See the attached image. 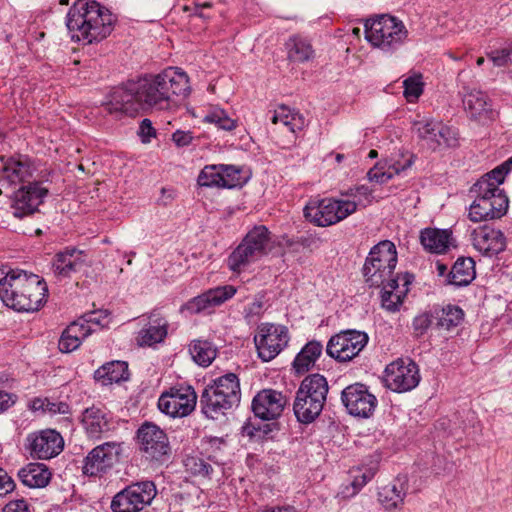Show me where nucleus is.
Returning a JSON list of instances; mask_svg holds the SVG:
<instances>
[{
	"instance_id": "864d4df0",
	"label": "nucleus",
	"mask_w": 512,
	"mask_h": 512,
	"mask_svg": "<svg viewBox=\"0 0 512 512\" xmlns=\"http://www.w3.org/2000/svg\"><path fill=\"white\" fill-rule=\"evenodd\" d=\"M375 475L374 469H366L365 471L356 470L353 471V480L351 486L353 487V494L360 491Z\"/></svg>"
},
{
	"instance_id": "8fccbe9b",
	"label": "nucleus",
	"mask_w": 512,
	"mask_h": 512,
	"mask_svg": "<svg viewBox=\"0 0 512 512\" xmlns=\"http://www.w3.org/2000/svg\"><path fill=\"white\" fill-rule=\"evenodd\" d=\"M415 156L409 152L400 153L399 155L385 161V166L393 173L398 175L409 169L414 164Z\"/></svg>"
},
{
	"instance_id": "1a4fd4ad",
	"label": "nucleus",
	"mask_w": 512,
	"mask_h": 512,
	"mask_svg": "<svg viewBox=\"0 0 512 512\" xmlns=\"http://www.w3.org/2000/svg\"><path fill=\"white\" fill-rule=\"evenodd\" d=\"M353 213L354 204L333 197L312 199L304 208L306 219L319 227L337 224Z\"/></svg>"
},
{
	"instance_id": "ddd939ff",
	"label": "nucleus",
	"mask_w": 512,
	"mask_h": 512,
	"mask_svg": "<svg viewBox=\"0 0 512 512\" xmlns=\"http://www.w3.org/2000/svg\"><path fill=\"white\" fill-rule=\"evenodd\" d=\"M196 403L197 394L194 388L190 385L178 384L161 393L158 408L172 418H182L194 411Z\"/></svg>"
},
{
	"instance_id": "49530a36",
	"label": "nucleus",
	"mask_w": 512,
	"mask_h": 512,
	"mask_svg": "<svg viewBox=\"0 0 512 512\" xmlns=\"http://www.w3.org/2000/svg\"><path fill=\"white\" fill-rule=\"evenodd\" d=\"M184 465L186 470L193 476L211 478L213 474V467L211 464L199 456H188Z\"/></svg>"
},
{
	"instance_id": "f257e3e1",
	"label": "nucleus",
	"mask_w": 512,
	"mask_h": 512,
	"mask_svg": "<svg viewBox=\"0 0 512 512\" xmlns=\"http://www.w3.org/2000/svg\"><path fill=\"white\" fill-rule=\"evenodd\" d=\"M191 92L188 75L178 67L160 73H143L122 81L105 96L109 113L137 117L154 111H170Z\"/></svg>"
},
{
	"instance_id": "bb28decb",
	"label": "nucleus",
	"mask_w": 512,
	"mask_h": 512,
	"mask_svg": "<svg viewBox=\"0 0 512 512\" xmlns=\"http://www.w3.org/2000/svg\"><path fill=\"white\" fill-rule=\"evenodd\" d=\"M286 403L287 399L282 392L264 389L254 396L252 411L262 420H273L282 414Z\"/></svg>"
},
{
	"instance_id": "7c9ffc66",
	"label": "nucleus",
	"mask_w": 512,
	"mask_h": 512,
	"mask_svg": "<svg viewBox=\"0 0 512 512\" xmlns=\"http://www.w3.org/2000/svg\"><path fill=\"white\" fill-rule=\"evenodd\" d=\"M452 241V232L449 229L424 228L420 231V243L430 253H445Z\"/></svg>"
},
{
	"instance_id": "aec40b11",
	"label": "nucleus",
	"mask_w": 512,
	"mask_h": 512,
	"mask_svg": "<svg viewBox=\"0 0 512 512\" xmlns=\"http://www.w3.org/2000/svg\"><path fill=\"white\" fill-rule=\"evenodd\" d=\"M47 194L48 189L43 187L40 182H33L21 187L14 193L12 199L11 210L13 216L21 219L35 213Z\"/></svg>"
},
{
	"instance_id": "c85d7f7f",
	"label": "nucleus",
	"mask_w": 512,
	"mask_h": 512,
	"mask_svg": "<svg viewBox=\"0 0 512 512\" xmlns=\"http://www.w3.org/2000/svg\"><path fill=\"white\" fill-rule=\"evenodd\" d=\"M141 321L145 323L136 338L140 346L152 347L164 341L169 324L160 311L153 310L147 317L143 315Z\"/></svg>"
},
{
	"instance_id": "f704fd0d",
	"label": "nucleus",
	"mask_w": 512,
	"mask_h": 512,
	"mask_svg": "<svg viewBox=\"0 0 512 512\" xmlns=\"http://www.w3.org/2000/svg\"><path fill=\"white\" fill-rule=\"evenodd\" d=\"M323 346L319 341L312 340L304 345L293 361V368L298 374H303L312 368L321 356Z\"/></svg>"
},
{
	"instance_id": "338daca9",
	"label": "nucleus",
	"mask_w": 512,
	"mask_h": 512,
	"mask_svg": "<svg viewBox=\"0 0 512 512\" xmlns=\"http://www.w3.org/2000/svg\"><path fill=\"white\" fill-rule=\"evenodd\" d=\"M2 512H30V510L28 503L24 499H18L7 503Z\"/></svg>"
},
{
	"instance_id": "052dcab7",
	"label": "nucleus",
	"mask_w": 512,
	"mask_h": 512,
	"mask_svg": "<svg viewBox=\"0 0 512 512\" xmlns=\"http://www.w3.org/2000/svg\"><path fill=\"white\" fill-rule=\"evenodd\" d=\"M194 139L193 133L191 131L184 130H176L171 137L172 142L178 148H183L189 146Z\"/></svg>"
},
{
	"instance_id": "c756f323",
	"label": "nucleus",
	"mask_w": 512,
	"mask_h": 512,
	"mask_svg": "<svg viewBox=\"0 0 512 512\" xmlns=\"http://www.w3.org/2000/svg\"><path fill=\"white\" fill-rule=\"evenodd\" d=\"M408 488L407 476L399 475L390 484L380 488L378 500L385 510H396L403 505Z\"/></svg>"
},
{
	"instance_id": "4c0bfd02",
	"label": "nucleus",
	"mask_w": 512,
	"mask_h": 512,
	"mask_svg": "<svg viewBox=\"0 0 512 512\" xmlns=\"http://www.w3.org/2000/svg\"><path fill=\"white\" fill-rule=\"evenodd\" d=\"M434 317L437 328L449 331L462 323L464 312L456 305H447L446 307L435 308Z\"/></svg>"
},
{
	"instance_id": "20e7f679",
	"label": "nucleus",
	"mask_w": 512,
	"mask_h": 512,
	"mask_svg": "<svg viewBox=\"0 0 512 512\" xmlns=\"http://www.w3.org/2000/svg\"><path fill=\"white\" fill-rule=\"evenodd\" d=\"M240 399L239 379L236 374L227 373L214 379L205 387L200 397V405L203 414L214 420L237 406Z\"/></svg>"
},
{
	"instance_id": "412c9836",
	"label": "nucleus",
	"mask_w": 512,
	"mask_h": 512,
	"mask_svg": "<svg viewBox=\"0 0 512 512\" xmlns=\"http://www.w3.org/2000/svg\"><path fill=\"white\" fill-rule=\"evenodd\" d=\"M93 255L86 250L78 248H66L56 254L52 267L56 276L70 277L73 273H85L92 263Z\"/></svg>"
},
{
	"instance_id": "7ed1b4c3",
	"label": "nucleus",
	"mask_w": 512,
	"mask_h": 512,
	"mask_svg": "<svg viewBox=\"0 0 512 512\" xmlns=\"http://www.w3.org/2000/svg\"><path fill=\"white\" fill-rule=\"evenodd\" d=\"M364 28L367 42L386 55L395 54L408 41L409 32L403 21L389 14L366 20Z\"/></svg>"
},
{
	"instance_id": "0e129e2a",
	"label": "nucleus",
	"mask_w": 512,
	"mask_h": 512,
	"mask_svg": "<svg viewBox=\"0 0 512 512\" xmlns=\"http://www.w3.org/2000/svg\"><path fill=\"white\" fill-rule=\"evenodd\" d=\"M17 400L16 394L0 390V414L13 407Z\"/></svg>"
},
{
	"instance_id": "393cba45",
	"label": "nucleus",
	"mask_w": 512,
	"mask_h": 512,
	"mask_svg": "<svg viewBox=\"0 0 512 512\" xmlns=\"http://www.w3.org/2000/svg\"><path fill=\"white\" fill-rule=\"evenodd\" d=\"M93 314V312L85 314L65 328L58 342L62 353L73 352L86 337L93 333L96 324Z\"/></svg>"
},
{
	"instance_id": "f03ea898",
	"label": "nucleus",
	"mask_w": 512,
	"mask_h": 512,
	"mask_svg": "<svg viewBox=\"0 0 512 512\" xmlns=\"http://www.w3.org/2000/svg\"><path fill=\"white\" fill-rule=\"evenodd\" d=\"M48 287L37 274L22 269L0 268V298L18 312L38 311L46 302Z\"/></svg>"
},
{
	"instance_id": "0eeeda50",
	"label": "nucleus",
	"mask_w": 512,
	"mask_h": 512,
	"mask_svg": "<svg viewBox=\"0 0 512 512\" xmlns=\"http://www.w3.org/2000/svg\"><path fill=\"white\" fill-rule=\"evenodd\" d=\"M270 242L271 233L268 228L264 225L254 226L229 255V269L238 273L243 271L268 253Z\"/></svg>"
},
{
	"instance_id": "58836bf2",
	"label": "nucleus",
	"mask_w": 512,
	"mask_h": 512,
	"mask_svg": "<svg viewBox=\"0 0 512 512\" xmlns=\"http://www.w3.org/2000/svg\"><path fill=\"white\" fill-rule=\"evenodd\" d=\"M203 122L227 132L233 131L238 126V121L230 117L228 112L219 106H212L208 109L203 117Z\"/></svg>"
},
{
	"instance_id": "a18cd8bd",
	"label": "nucleus",
	"mask_w": 512,
	"mask_h": 512,
	"mask_svg": "<svg viewBox=\"0 0 512 512\" xmlns=\"http://www.w3.org/2000/svg\"><path fill=\"white\" fill-rule=\"evenodd\" d=\"M218 169L221 173L222 188L232 189L241 187L244 183L241 177V169L234 165L219 164Z\"/></svg>"
},
{
	"instance_id": "69168bd1",
	"label": "nucleus",
	"mask_w": 512,
	"mask_h": 512,
	"mask_svg": "<svg viewBox=\"0 0 512 512\" xmlns=\"http://www.w3.org/2000/svg\"><path fill=\"white\" fill-rule=\"evenodd\" d=\"M46 413H49L51 415L68 414L70 413V407L66 402L51 401L50 399H48Z\"/></svg>"
},
{
	"instance_id": "2f4dec72",
	"label": "nucleus",
	"mask_w": 512,
	"mask_h": 512,
	"mask_svg": "<svg viewBox=\"0 0 512 512\" xmlns=\"http://www.w3.org/2000/svg\"><path fill=\"white\" fill-rule=\"evenodd\" d=\"M51 472L43 463L31 462L18 471V478L29 488H44L51 480Z\"/></svg>"
},
{
	"instance_id": "a19ab883",
	"label": "nucleus",
	"mask_w": 512,
	"mask_h": 512,
	"mask_svg": "<svg viewBox=\"0 0 512 512\" xmlns=\"http://www.w3.org/2000/svg\"><path fill=\"white\" fill-rule=\"evenodd\" d=\"M340 195L342 199H344V202L354 204L355 212L359 207H367L374 200L373 190L366 185H358L347 190H343L340 192Z\"/></svg>"
},
{
	"instance_id": "423d86ee",
	"label": "nucleus",
	"mask_w": 512,
	"mask_h": 512,
	"mask_svg": "<svg viewBox=\"0 0 512 512\" xmlns=\"http://www.w3.org/2000/svg\"><path fill=\"white\" fill-rule=\"evenodd\" d=\"M398 262L397 249L390 240L374 245L362 268V274L369 287H380L396 278L394 273Z\"/></svg>"
},
{
	"instance_id": "2eb2a0df",
	"label": "nucleus",
	"mask_w": 512,
	"mask_h": 512,
	"mask_svg": "<svg viewBox=\"0 0 512 512\" xmlns=\"http://www.w3.org/2000/svg\"><path fill=\"white\" fill-rule=\"evenodd\" d=\"M341 402L349 415L360 419L370 418L378 405V400L369 387L359 382L342 390Z\"/></svg>"
},
{
	"instance_id": "680f3d73",
	"label": "nucleus",
	"mask_w": 512,
	"mask_h": 512,
	"mask_svg": "<svg viewBox=\"0 0 512 512\" xmlns=\"http://www.w3.org/2000/svg\"><path fill=\"white\" fill-rule=\"evenodd\" d=\"M82 472L86 476H96V448L90 450L83 460Z\"/></svg>"
},
{
	"instance_id": "bf43d9fd",
	"label": "nucleus",
	"mask_w": 512,
	"mask_h": 512,
	"mask_svg": "<svg viewBox=\"0 0 512 512\" xmlns=\"http://www.w3.org/2000/svg\"><path fill=\"white\" fill-rule=\"evenodd\" d=\"M264 303L262 298L255 299L253 302L248 304L244 309V316L249 322L257 319L263 312Z\"/></svg>"
},
{
	"instance_id": "c03bdc74",
	"label": "nucleus",
	"mask_w": 512,
	"mask_h": 512,
	"mask_svg": "<svg viewBox=\"0 0 512 512\" xmlns=\"http://www.w3.org/2000/svg\"><path fill=\"white\" fill-rule=\"evenodd\" d=\"M512 171V157L483 175L478 181H484L488 188H500L505 177Z\"/></svg>"
},
{
	"instance_id": "5701e85b",
	"label": "nucleus",
	"mask_w": 512,
	"mask_h": 512,
	"mask_svg": "<svg viewBox=\"0 0 512 512\" xmlns=\"http://www.w3.org/2000/svg\"><path fill=\"white\" fill-rule=\"evenodd\" d=\"M0 184L10 187L29 180L33 176L34 167L31 160L24 155L5 158L0 157Z\"/></svg>"
},
{
	"instance_id": "e2e57ef3",
	"label": "nucleus",
	"mask_w": 512,
	"mask_h": 512,
	"mask_svg": "<svg viewBox=\"0 0 512 512\" xmlns=\"http://www.w3.org/2000/svg\"><path fill=\"white\" fill-rule=\"evenodd\" d=\"M15 489V482L9 474L0 468V497H4Z\"/></svg>"
},
{
	"instance_id": "9b49d317",
	"label": "nucleus",
	"mask_w": 512,
	"mask_h": 512,
	"mask_svg": "<svg viewBox=\"0 0 512 512\" xmlns=\"http://www.w3.org/2000/svg\"><path fill=\"white\" fill-rule=\"evenodd\" d=\"M96 0H77L70 8L66 17V26L71 33L72 40L91 44L96 38L95 15Z\"/></svg>"
},
{
	"instance_id": "dca6fc26",
	"label": "nucleus",
	"mask_w": 512,
	"mask_h": 512,
	"mask_svg": "<svg viewBox=\"0 0 512 512\" xmlns=\"http://www.w3.org/2000/svg\"><path fill=\"white\" fill-rule=\"evenodd\" d=\"M289 332L283 325L265 323L259 326L254 343L263 362L273 360L288 345Z\"/></svg>"
},
{
	"instance_id": "a211bd4d",
	"label": "nucleus",
	"mask_w": 512,
	"mask_h": 512,
	"mask_svg": "<svg viewBox=\"0 0 512 512\" xmlns=\"http://www.w3.org/2000/svg\"><path fill=\"white\" fill-rule=\"evenodd\" d=\"M140 450L150 460L165 461L170 452L169 440L166 433L151 422H144L137 430Z\"/></svg>"
},
{
	"instance_id": "f8f14e48",
	"label": "nucleus",
	"mask_w": 512,
	"mask_h": 512,
	"mask_svg": "<svg viewBox=\"0 0 512 512\" xmlns=\"http://www.w3.org/2000/svg\"><path fill=\"white\" fill-rule=\"evenodd\" d=\"M421 380L418 365L410 358H398L384 370L385 387L396 393L415 389Z\"/></svg>"
},
{
	"instance_id": "72a5a7b5",
	"label": "nucleus",
	"mask_w": 512,
	"mask_h": 512,
	"mask_svg": "<svg viewBox=\"0 0 512 512\" xmlns=\"http://www.w3.org/2000/svg\"><path fill=\"white\" fill-rule=\"evenodd\" d=\"M475 277L474 260L471 257H460L452 266L446 281L455 287H463L469 285Z\"/></svg>"
},
{
	"instance_id": "f3484780",
	"label": "nucleus",
	"mask_w": 512,
	"mask_h": 512,
	"mask_svg": "<svg viewBox=\"0 0 512 512\" xmlns=\"http://www.w3.org/2000/svg\"><path fill=\"white\" fill-rule=\"evenodd\" d=\"M25 449L33 459L49 460L63 451L64 439L54 429L35 431L27 435Z\"/></svg>"
},
{
	"instance_id": "774afa93",
	"label": "nucleus",
	"mask_w": 512,
	"mask_h": 512,
	"mask_svg": "<svg viewBox=\"0 0 512 512\" xmlns=\"http://www.w3.org/2000/svg\"><path fill=\"white\" fill-rule=\"evenodd\" d=\"M304 248H315L321 243V239L316 235L300 236L297 241Z\"/></svg>"
},
{
	"instance_id": "09e8293b",
	"label": "nucleus",
	"mask_w": 512,
	"mask_h": 512,
	"mask_svg": "<svg viewBox=\"0 0 512 512\" xmlns=\"http://www.w3.org/2000/svg\"><path fill=\"white\" fill-rule=\"evenodd\" d=\"M219 165H207L199 173L197 183L200 187L222 188Z\"/></svg>"
},
{
	"instance_id": "ea45409f",
	"label": "nucleus",
	"mask_w": 512,
	"mask_h": 512,
	"mask_svg": "<svg viewBox=\"0 0 512 512\" xmlns=\"http://www.w3.org/2000/svg\"><path fill=\"white\" fill-rule=\"evenodd\" d=\"M193 360L200 366H209L217 355L216 347L207 340H193L189 346Z\"/></svg>"
},
{
	"instance_id": "37998d69",
	"label": "nucleus",
	"mask_w": 512,
	"mask_h": 512,
	"mask_svg": "<svg viewBox=\"0 0 512 512\" xmlns=\"http://www.w3.org/2000/svg\"><path fill=\"white\" fill-rule=\"evenodd\" d=\"M117 21L116 14L98 3V41L107 38L112 33Z\"/></svg>"
},
{
	"instance_id": "cd10ccee",
	"label": "nucleus",
	"mask_w": 512,
	"mask_h": 512,
	"mask_svg": "<svg viewBox=\"0 0 512 512\" xmlns=\"http://www.w3.org/2000/svg\"><path fill=\"white\" fill-rule=\"evenodd\" d=\"M414 276L408 272L397 273L393 281L381 285V304L389 312H397L409 291V285L413 282Z\"/></svg>"
},
{
	"instance_id": "a878e982",
	"label": "nucleus",
	"mask_w": 512,
	"mask_h": 512,
	"mask_svg": "<svg viewBox=\"0 0 512 512\" xmlns=\"http://www.w3.org/2000/svg\"><path fill=\"white\" fill-rule=\"evenodd\" d=\"M470 240L478 252L489 257L499 254L506 248V238L502 231L489 225L473 229L470 233Z\"/></svg>"
},
{
	"instance_id": "6e6d98bb",
	"label": "nucleus",
	"mask_w": 512,
	"mask_h": 512,
	"mask_svg": "<svg viewBox=\"0 0 512 512\" xmlns=\"http://www.w3.org/2000/svg\"><path fill=\"white\" fill-rule=\"evenodd\" d=\"M489 59L497 67L508 66L512 62V49L503 48L488 54Z\"/></svg>"
},
{
	"instance_id": "e433bc0d",
	"label": "nucleus",
	"mask_w": 512,
	"mask_h": 512,
	"mask_svg": "<svg viewBox=\"0 0 512 512\" xmlns=\"http://www.w3.org/2000/svg\"><path fill=\"white\" fill-rule=\"evenodd\" d=\"M271 121L274 124H281L292 133L302 130L305 126L304 117L284 105L275 109Z\"/></svg>"
},
{
	"instance_id": "de8ad7c7",
	"label": "nucleus",
	"mask_w": 512,
	"mask_h": 512,
	"mask_svg": "<svg viewBox=\"0 0 512 512\" xmlns=\"http://www.w3.org/2000/svg\"><path fill=\"white\" fill-rule=\"evenodd\" d=\"M403 95L408 102H416L422 95L424 83L421 74H414L403 81Z\"/></svg>"
},
{
	"instance_id": "6e6552de",
	"label": "nucleus",
	"mask_w": 512,
	"mask_h": 512,
	"mask_svg": "<svg viewBox=\"0 0 512 512\" xmlns=\"http://www.w3.org/2000/svg\"><path fill=\"white\" fill-rule=\"evenodd\" d=\"M473 190L476 198L469 207L468 216L473 222L503 217L509 207V199L501 188H488L484 181H477Z\"/></svg>"
},
{
	"instance_id": "473e14b6",
	"label": "nucleus",
	"mask_w": 512,
	"mask_h": 512,
	"mask_svg": "<svg viewBox=\"0 0 512 512\" xmlns=\"http://www.w3.org/2000/svg\"><path fill=\"white\" fill-rule=\"evenodd\" d=\"M287 59L293 63H305L315 57V50L311 41L302 35L290 36L285 42Z\"/></svg>"
},
{
	"instance_id": "4468645a",
	"label": "nucleus",
	"mask_w": 512,
	"mask_h": 512,
	"mask_svg": "<svg viewBox=\"0 0 512 512\" xmlns=\"http://www.w3.org/2000/svg\"><path fill=\"white\" fill-rule=\"evenodd\" d=\"M369 336L364 331L343 330L333 335L326 346V353L338 362H349L367 346Z\"/></svg>"
},
{
	"instance_id": "4be33fe9",
	"label": "nucleus",
	"mask_w": 512,
	"mask_h": 512,
	"mask_svg": "<svg viewBox=\"0 0 512 512\" xmlns=\"http://www.w3.org/2000/svg\"><path fill=\"white\" fill-rule=\"evenodd\" d=\"M236 292L237 289L233 285H223L211 288L187 301L182 306L181 310L188 311L190 314L209 312L215 307L220 306L227 300L231 299Z\"/></svg>"
},
{
	"instance_id": "5fc2aeb1",
	"label": "nucleus",
	"mask_w": 512,
	"mask_h": 512,
	"mask_svg": "<svg viewBox=\"0 0 512 512\" xmlns=\"http://www.w3.org/2000/svg\"><path fill=\"white\" fill-rule=\"evenodd\" d=\"M137 134L143 144H148L157 136V131L153 127L152 121L144 118L139 124Z\"/></svg>"
},
{
	"instance_id": "6ab92c4d",
	"label": "nucleus",
	"mask_w": 512,
	"mask_h": 512,
	"mask_svg": "<svg viewBox=\"0 0 512 512\" xmlns=\"http://www.w3.org/2000/svg\"><path fill=\"white\" fill-rule=\"evenodd\" d=\"M419 138L432 149L452 148L458 145L457 131L439 121L419 122L416 124Z\"/></svg>"
},
{
	"instance_id": "9d476101",
	"label": "nucleus",
	"mask_w": 512,
	"mask_h": 512,
	"mask_svg": "<svg viewBox=\"0 0 512 512\" xmlns=\"http://www.w3.org/2000/svg\"><path fill=\"white\" fill-rule=\"evenodd\" d=\"M156 495L157 488L153 481L134 482L112 498L110 507L113 512H140L151 505Z\"/></svg>"
},
{
	"instance_id": "39448f33",
	"label": "nucleus",
	"mask_w": 512,
	"mask_h": 512,
	"mask_svg": "<svg viewBox=\"0 0 512 512\" xmlns=\"http://www.w3.org/2000/svg\"><path fill=\"white\" fill-rule=\"evenodd\" d=\"M328 391L329 385L323 375L314 373L306 376L300 383L293 404L296 419L303 424L312 423L321 414Z\"/></svg>"
},
{
	"instance_id": "4d7b16f0",
	"label": "nucleus",
	"mask_w": 512,
	"mask_h": 512,
	"mask_svg": "<svg viewBox=\"0 0 512 512\" xmlns=\"http://www.w3.org/2000/svg\"><path fill=\"white\" fill-rule=\"evenodd\" d=\"M118 323L117 314L110 308H98V328L109 329Z\"/></svg>"
},
{
	"instance_id": "b1692460",
	"label": "nucleus",
	"mask_w": 512,
	"mask_h": 512,
	"mask_svg": "<svg viewBox=\"0 0 512 512\" xmlns=\"http://www.w3.org/2000/svg\"><path fill=\"white\" fill-rule=\"evenodd\" d=\"M465 110L471 119L482 125H488L498 119L499 111L489 96L480 90H471L463 98Z\"/></svg>"
},
{
	"instance_id": "c9c22d12",
	"label": "nucleus",
	"mask_w": 512,
	"mask_h": 512,
	"mask_svg": "<svg viewBox=\"0 0 512 512\" xmlns=\"http://www.w3.org/2000/svg\"><path fill=\"white\" fill-rule=\"evenodd\" d=\"M129 378L128 365L124 361H111L98 368V381L107 386Z\"/></svg>"
},
{
	"instance_id": "3c124183",
	"label": "nucleus",
	"mask_w": 512,
	"mask_h": 512,
	"mask_svg": "<svg viewBox=\"0 0 512 512\" xmlns=\"http://www.w3.org/2000/svg\"><path fill=\"white\" fill-rule=\"evenodd\" d=\"M434 315L435 308L433 310L421 313L413 319L412 326L414 333L417 337L423 336L428 331V329L433 325V323H436Z\"/></svg>"
},
{
	"instance_id": "13d9d810",
	"label": "nucleus",
	"mask_w": 512,
	"mask_h": 512,
	"mask_svg": "<svg viewBox=\"0 0 512 512\" xmlns=\"http://www.w3.org/2000/svg\"><path fill=\"white\" fill-rule=\"evenodd\" d=\"M81 423L89 436L94 437L96 434V410L93 407L84 410Z\"/></svg>"
},
{
	"instance_id": "79ce46f5",
	"label": "nucleus",
	"mask_w": 512,
	"mask_h": 512,
	"mask_svg": "<svg viewBox=\"0 0 512 512\" xmlns=\"http://www.w3.org/2000/svg\"><path fill=\"white\" fill-rule=\"evenodd\" d=\"M120 446L115 442L98 444V472L111 467L118 461Z\"/></svg>"
},
{
	"instance_id": "603ef678",
	"label": "nucleus",
	"mask_w": 512,
	"mask_h": 512,
	"mask_svg": "<svg viewBox=\"0 0 512 512\" xmlns=\"http://www.w3.org/2000/svg\"><path fill=\"white\" fill-rule=\"evenodd\" d=\"M367 177L371 182L383 184L393 178V173L385 166V162H380L368 171Z\"/></svg>"
}]
</instances>
